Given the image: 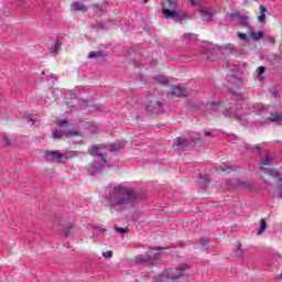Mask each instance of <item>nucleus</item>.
<instances>
[{
    "instance_id": "1",
    "label": "nucleus",
    "mask_w": 282,
    "mask_h": 282,
    "mask_svg": "<svg viewBox=\"0 0 282 282\" xmlns=\"http://www.w3.org/2000/svg\"><path fill=\"white\" fill-rule=\"evenodd\" d=\"M138 195L135 191L127 188L124 185H119L115 187L112 194L110 195L111 202L118 204L119 206H128L135 202Z\"/></svg>"
},
{
    "instance_id": "2",
    "label": "nucleus",
    "mask_w": 282,
    "mask_h": 282,
    "mask_svg": "<svg viewBox=\"0 0 282 282\" xmlns=\"http://www.w3.org/2000/svg\"><path fill=\"white\" fill-rule=\"evenodd\" d=\"M272 162V158H270V154H265V156L260 162V167L267 175H270L271 177H279L280 172L276 169H273L270 166Z\"/></svg>"
},
{
    "instance_id": "3",
    "label": "nucleus",
    "mask_w": 282,
    "mask_h": 282,
    "mask_svg": "<svg viewBox=\"0 0 282 282\" xmlns=\"http://www.w3.org/2000/svg\"><path fill=\"white\" fill-rule=\"evenodd\" d=\"M105 151H107L105 144L91 145V147L88 149V153H89L90 155H94V156L97 155V156L101 158V162L107 163V160L105 159V155H104Z\"/></svg>"
},
{
    "instance_id": "4",
    "label": "nucleus",
    "mask_w": 282,
    "mask_h": 282,
    "mask_svg": "<svg viewBox=\"0 0 282 282\" xmlns=\"http://www.w3.org/2000/svg\"><path fill=\"white\" fill-rule=\"evenodd\" d=\"M162 105H164V100H152L148 102L147 109L150 113H160L162 111Z\"/></svg>"
},
{
    "instance_id": "5",
    "label": "nucleus",
    "mask_w": 282,
    "mask_h": 282,
    "mask_svg": "<svg viewBox=\"0 0 282 282\" xmlns=\"http://www.w3.org/2000/svg\"><path fill=\"white\" fill-rule=\"evenodd\" d=\"M185 91V88H182L181 86H174L171 90L167 91V98H181V96H184Z\"/></svg>"
},
{
    "instance_id": "6",
    "label": "nucleus",
    "mask_w": 282,
    "mask_h": 282,
    "mask_svg": "<svg viewBox=\"0 0 282 282\" xmlns=\"http://www.w3.org/2000/svg\"><path fill=\"white\" fill-rule=\"evenodd\" d=\"M187 269H188L187 264L178 265L176 268L177 274L175 273L170 274V279H172V281H177V279H181V276H184V272H186Z\"/></svg>"
},
{
    "instance_id": "7",
    "label": "nucleus",
    "mask_w": 282,
    "mask_h": 282,
    "mask_svg": "<svg viewBox=\"0 0 282 282\" xmlns=\"http://www.w3.org/2000/svg\"><path fill=\"white\" fill-rule=\"evenodd\" d=\"M163 15L165 19H175L176 21H180V13L176 11H171L169 9H163Z\"/></svg>"
},
{
    "instance_id": "8",
    "label": "nucleus",
    "mask_w": 282,
    "mask_h": 282,
    "mask_svg": "<svg viewBox=\"0 0 282 282\" xmlns=\"http://www.w3.org/2000/svg\"><path fill=\"white\" fill-rule=\"evenodd\" d=\"M234 19H236L237 22L240 23V25H248V23L250 21V18H248L247 15H242L239 12L234 14Z\"/></svg>"
},
{
    "instance_id": "9",
    "label": "nucleus",
    "mask_w": 282,
    "mask_h": 282,
    "mask_svg": "<svg viewBox=\"0 0 282 282\" xmlns=\"http://www.w3.org/2000/svg\"><path fill=\"white\" fill-rule=\"evenodd\" d=\"M176 149H185V147H188L191 144V140L186 138H177L175 140Z\"/></svg>"
},
{
    "instance_id": "10",
    "label": "nucleus",
    "mask_w": 282,
    "mask_h": 282,
    "mask_svg": "<svg viewBox=\"0 0 282 282\" xmlns=\"http://www.w3.org/2000/svg\"><path fill=\"white\" fill-rule=\"evenodd\" d=\"M72 8L75 12H77V14H84V12H87V7L80 2H74Z\"/></svg>"
},
{
    "instance_id": "11",
    "label": "nucleus",
    "mask_w": 282,
    "mask_h": 282,
    "mask_svg": "<svg viewBox=\"0 0 282 282\" xmlns=\"http://www.w3.org/2000/svg\"><path fill=\"white\" fill-rule=\"evenodd\" d=\"M269 120L271 122H278V124H282V113L271 112L270 116H269Z\"/></svg>"
},
{
    "instance_id": "12",
    "label": "nucleus",
    "mask_w": 282,
    "mask_h": 282,
    "mask_svg": "<svg viewBox=\"0 0 282 282\" xmlns=\"http://www.w3.org/2000/svg\"><path fill=\"white\" fill-rule=\"evenodd\" d=\"M46 155L48 160H61L63 158V154L58 151H46Z\"/></svg>"
},
{
    "instance_id": "13",
    "label": "nucleus",
    "mask_w": 282,
    "mask_h": 282,
    "mask_svg": "<svg viewBox=\"0 0 282 282\" xmlns=\"http://www.w3.org/2000/svg\"><path fill=\"white\" fill-rule=\"evenodd\" d=\"M121 149H122V145L118 142L106 145V151H110V152L120 151Z\"/></svg>"
},
{
    "instance_id": "14",
    "label": "nucleus",
    "mask_w": 282,
    "mask_h": 282,
    "mask_svg": "<svg viewBox=\"0 0 282 282\" xmlns=\"http://www.w3.org/2000/svg\"><path fill=\"white\" fill-rule=\"evenodd\" d=\"M199 12H200L202 17H207V21H210V19H213V12H212V11H208V10L206 9V7H202V8L199 9Z\"/></svg>"
},
{
    "instance_id": "15",
    "label": "nucleus",
    "mask_w": 282,
    "mask_h": 282,
    "mask_svg": "<svg viewBox=\"0 0 282 282\" xmlns=\"http://www.w3.org/2000/svg\"><path fill=\"white\" fill-rule=\"evenodd\" d=\"M260 23H265V7L260 6V17H258Z\"/></svg>"
},
{
    "instance_id": "16",
    "label": "nucleus",
    "mask_w": 282,
    "mask_h": 282,
    "mask_svg": "<svg viewBox=\"0 0 282 282\" xmlns=\"http://www.w3.org/2000/svg\"><path fill=\"white\" fill-rule=\"evenodd\" d=\"M206 109L208 111H217V109H219V104H217V102H208V104H206Z\"/></svg>"
},
{
    "instance_id": "17",
    "label": "nucleus",
    "mask_w": 282,
    "mask_h": 282,
    "mask_svg": "<svg viewBox=\"0 0 282 282\" xmlns=\"http://www.w3.org/2000/svg\"><path fill=\"white\" fill-rule=\"evenodd\" d=\"M265 228H268V224L265 223V220L263 218H261L258 235H263V232H265Z\"/></svg>"
},
{
    "instance_id": "18",
    "label": "nucleus",
    "mask_w": 282,
    "mask_h": 282,
    "mask_svg": "<svg viewBox=\"0 0 282 282\" xmlns=\"http://www.w3.org/2000/svg\"><path fill=\"white\" fill-rule=\"evenodd\" d=\"M102 56H105V54L100 51H93L88 54V58H100Z\"/></svg>"
},
{
    "instance_id": "19",
    "label": "nucleus",
    "mask_w": 282,
    "mask_h": 282,
    "mask_svg": "<svg viewBox=\"0 0 282 282\" xmlns=\"http://www.w3.org/2000/svg\"><path fill=\"white\" fill-rule=\"evenodd\" d=\"M61 45H63V42H59V40H57L54 46L50 48L51 54H54V52H58Z\"/></svg>"
},
{
    "instance_id": "20",
    "label": "nucleus",
    "mask_w": 282,
    "mask_h": 282,
    "mask_svg": "<svg viewBox=\"0 0 282 282\" xmlns=\"http://www.w3.org/2000/svg\"><path fill=\"white\" fill-rule=\"evenodd\" d=\"M252 39H254V41H259L260 39H263V32L261 31H257L251 33Z\"/></svg>"
},
{
    "instance_id": "21",
    "label": "nucleus",
    "mask_w": 282,
    "mask_h": 282,
    "mask_svg": "<svg viewBox=\"0 0 282 282\" xmlns=\"http://www.w3.org/2000/svg\"><path fill=\"white\" fill-rule=\"evenodd\" d=\"M268 58H269V61H272L273 63H276L280 61L279 55H276V54H270Z\"/></svg>"
},
{
    "instance_id": "22",
    "label": "nucleus",
    "mask_w": 282,
    "mask_h": 282,
    "mask_svg": "<svg viewBox=\"0 0 282 282\" xmlns=\"http://www.w3.org/2000/svg\"><path fill=\"white\" fill-rule=\"evenodd\" d=\"M116 232H120L121 235H126L128 232L127 228L115 227Z\"/></svg>"
},
{
    "instance_id": "23",
    "label": "nucleus",
    "mask_w": 282,
    "mask_h": 282,
    "mask_svg": "<svg viewBox=\"0 0 282 282\" xmlns=\"http://www.w3.org/2000/svg\"><path fill=\"white\" fill-rule=\"evenodd\" d=\"M53 138L54 139L57 138L58 140H61V138H63V132L56 130L55 132H53Z\"/></svg>"
},
{
    "instance_id": "24",
    "label": "nucleus",
    "mask_w": 282,
    "mask_h": 282,
    "mask_svg": "<svg viewBox=\"0 0 282 282\" xmlns=\"http://www.w3.org/2000/svg\"><path fill=\"white\" fill-rule=\"evenodd\" d=\"M102 257H105V259H111V257H113V251H106L102 253Z\"/></svg>"
},
{
    "instance_id": "25",
    "label": "nucleus",
    "mask_w": 282,
    "mask_h": 282,
    "mask_svg": "<svg viewBox=\"0 0 282 282\" xmlns=\"http://www.w3.org/2000/svg\"><path fill=\"white\" fill-rule=\"evenodd\" d=\"M257 72H258V76H262V74H265V67L259 66V67L257 68Z\"/></svg>"
},
{
    "instance_id": "26",
    "label": "nucleus",
    "mask_w": 282,
    "mask_h": 282,
    "mask_svg": "<svg viewBox=\"0 0 282 282\" xmlns=\"http://www.w3.org/2000/svg\"><path fill=\"white\" fill-rule=\"evenodd\" d=\"M269 91H270V94H272V96H275V97H279V96H280L278 89L271 88V89H269Z\"/></svg>"
},
{
    "instance_id": "27",
    "label": "nucleus",
    "mask_w": 282,
    "mask_h": 282,
    "mask_svg": "<svg viewBox=\"0 0 282 282\" xmlns=\"http://www.w3.org/2000/svg\"><path fill=\"white\" fill-rule=\"evenodd\" d=\"M238 39H241L242 41H247L248 35L246 33H238Z\"/></svg>"
},
{
    "instance_id": "28",
    "label": "nucleus",
    "mask_w": 282,
    "mask_h": 282,
    "mask_svg": "<svg viewBox=\"0 0 282 282\" xmlns=\"http://www.w3.org/2000/svg\"><path fill=\"white\" fill-rule=\"evenodd\" d=\"M57 124L59 127H69V123L67 122V120L58 121Z\"/></svg>"
},
{
    "instance_id": "29",
    "label": "nucleus",
    "mask_w": 282,
    "mask_h": 282,
    "mask_svg": "<svg viewBox=\"0 0 282 282\" xmlns=\"http://www.w3.org/2000/svg\"><path fill=\"white\" fill-rule=\"evenodd\" d=\"M210 135H213V132H208V131H206L204 134L205 138H210Z\"/></svg>"
},
{
    "instance_id": "30",
    "label": "nucleus",
    "mask_w": 282,
    "mask_h": 282,
    "mask_svg": "<svg viewBox=\"0 0 282 282\" xmlns=\"http://www.w3.org/2000/svg\"><path fill=\"white\" fill-rule=\"evenodd\" d=\"M4 144H10V139L8 137H3Z\"/></svg>"
},
{
    "instance_id": "31",
    "label": "nucleus",
    "mask_w": 282,
    "mask_h": 282,
    "mask_svg": "<svg viewBox=\"0 0 282 282\" xmlns=\"http://www.w3.org/2000/svg\"><path fill=\"white\" fill-rule=\"evenodd\" d=\"M223 116H224V118H228V116H229L228 110H225V111L223 112Z\"/></svg>"
},
{
    "instance_id": "32",
    "label": "nucleus",
    "mask_w": 282,
    "mask_h": 282,
    "mask_svg": "<svg viewBox=\"0 0 282 282\" xmlns=\"http://www.w3.org/2000/svg\"><path fill=\"white\" fill-rule=\"evenodd\" d=\"M192 6H199V2H197V0H192Z\"/></svg>"
},
{
    "instance_id": "33",
    "label": "nucleus",
    "mask_w": 282,
    "mask_h": 282,
    "mask_svg": "<svg viewBox=\"0 0 282 282\" xmlns=\"http://www.w3.org/2000/svg\"><path fill=\"white\" fill-rule=\"evenodd\" d=\"M66 138H69L72 135V132H65Z\"/></svg>"
},
{
    "instance_id": "34",
    "label": "nucleus",
    "mask_w": 282,
    "mask_h": 282,
    "mask_svg": "<svg viewBox=\"0 0 282 282\" xmlns=\"http://www.w3.org/2000/svg\"><path fill=\"white\" fill-rule=\"evenodd\" d=\"M279 195H280V197H282V187L279 191Z\"/></svg>"
},
{
    "instance_id": "35",
    "label": "nucleus",
    "mask_w": 282,
    "mask_h": 282,
    "mask_svg": "<svg viewBox=\"0 0 282 282\" xmlns=\"http://www.w3.org/2000/svg\"><path fill=\"white\" fill-rule=\"evenodd\" d=\"M238 250H241V242H238Z\"/></svg>"
},
{
    "instance_id": "36",
    "label": "nucleus",
    "mask_w": 282,
    "mask_h": 282,
    "mask_svg": "<svg viewBox=\"0 0 282 282\" xmlns=\"http://www.w3.org/2000/svg\"><path fill=\"white\" fill-rule=\"evenodd\" d=\"M279 279H281V280H282V271H281V273L279 274Z\"/></svg>"
},
{
    "instance_id": "37",
    "label": "nucleus",
    "mask_w": 282,
    "mask_h": 282,
    "mask_svg": "<svg viewBox=\"0 0 282 282\" xmlns=\"http://www.w3.org/2000/svg\"><path fill=\"white\" fill-rule=\"evenodd\" d=\"M188 36H191V33L185 34V37H188Z\"/></svg>"
},
{
    "instance_id": "38",
    "label": "nucleus",
    "mask_w": 282,
    "mask_h": 282,
    "mask_svg": "<svg viewBox=\"0 0 282 282\" xmlns=\"http://www.w3.org/2000/svg\"><path fill=\"white\" fill-rule=\"evenodd\" d=\"M258 152L261 153V148H258Z\"/></svg>"
},
{
    "instance_id": "39",
    "label": "nucleus",
    "mask_w": 282,
    "mask_h": 282,
    "mask_svg": "<svg viewBox=\"0 0 282 282\" xmlns=\"http://www.w3.org/2000/svg\"><path fill=\"white\" fill-rule=\"evenodd\" d=\"M144 3H149V0H144Z\"/></svg>"
}]
</instances>
